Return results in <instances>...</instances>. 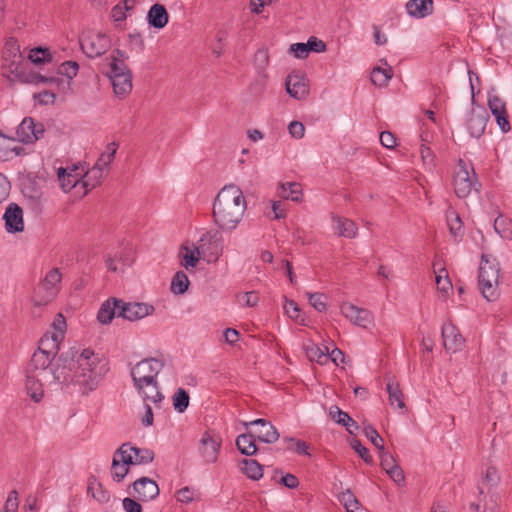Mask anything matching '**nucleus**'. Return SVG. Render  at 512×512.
Wrapping results in <instances>:
<instances>
[{"mask_svg": "<svg viewBox=\"0 0 512 512\" xmlns=\"http://www.w3.org/2000/svg\"><path fill=\"white\" fill-rule=\"evenodd\" d=\"M56 354L41 346L33 353L26 368V390L34 402H40L44 396V387L51 391L74 386L87 394L94 390L104 377L108 368L90 349L81 352L70 349L61 353L52 366Z\"/></svg>", "mask_w": 512, "mask_h": 512, "instance_id": "nucleus-1", "label": "nucleus"}, {"mask_svg": "<svg viewBox=\"0 0 512 512\" xmlns=\"http://www.w3.org/2000/svg\"><path fill=\"white\" fill-rule=\"evenodd\" d=\"M246 208L247 203L242 190L234 184L226 185L214 200V222L221 230L231 232L242 221Z\"/></svg>", "mask_w": 512, "mask_h": 512, "instance_id": "nucleus-2", "label": "nucleus"}, {"mask_svg": "<svg viewBox=\"0 0 512 512\" xmlns=\"http://www.w3.org/2000/svg\"><path fill=\"white\" fill-rule=\"evenodd\" d=\"M500 266L495 258L488 254H482L479 267V289L488 301L496 300L499 295Z\"/></svg>", "mask_w": 512, "mask_h": 512, "instance_id": "nucleus-3", "label": "nucleus"}, {"mask_svg": "<svg viewBox=\"0 0 512 512\" xmlns=\"http://www.w3.org/2000/svg\"><path fill=\"white\" fill-rule=\"evenodd\" d=\"M207 243L212 249L210 255L214 257V260H217L221 256L223 249L218 243L217 233L207 232L201 236L198 246L195 247L194 250H191L186 246L182 247L179 256L181 258V265L186 270L190 271L197 266L200 260V249L205 253V246Z\"/></svg>", "mask_w": 512, "mask_h": 512, "instance_id": "nucleus-4", "label": "nucleus"}, {"mask_svg": "<svg viewBox=\"0 0 512 512\" xmlns=\"http://www.w3.org/2000/svg\"><path fill=\"white\" fill-rule=\"evenodd\" d=\"M108 77L112 83L113 91L119 98H125L132 91V74L125 62L117 57L110 59Z\"/></svg>", "mask_w": 512, "mask_h": 512, "instance_id": "nucleus-5", "label": "nucleus"}, {"mask_svg": "<svg viewBox=\"0 0 512 512\" xmlns=\"http://www.w3.org/2000/svg\"><path fill=\"white\" fill-rule=\"evenodd\" d=\"M62 274L58 268H52L34 290L35 305H46L51 302L59 291Z\"/></svg>", "mask_w": 512, "mask_h": 512, "instance_id": "nucleus-6", "label": "nucleus"}, {"mask_svg": "<svg viewBox=\"0 0 512 512\" xmlns=\"http://www.w3.org/2000/svg\"><path fill=\"white\" fill-rule=\"evenodd\" d=\"M453 185L456 195L460 198H465L472 190H477V178L474 168L471 167L470 172L469 165L462 159L458 162Z\"/></svg>", "mask_w": 512, "mask_h": 512, "instance_id": "nucleus-7", "label": "nucleus"}, {"mask_svg": "<svg viewBox=\"0 0 512 512\" xmlns=\"http://www.w3.org/2000/svg\"><path fill=\"white\" fill-rule=\"evenodd\" d=\"M163 367V361L157 358L141 360L131 370V376L134 384L156 380L157 375Z\"/></svg>", "mask_w": 512, "mask_h": 512, "instance_id": "nucleus-8", "label": "nucleus"}, {"mask_svg": "<svg viewBox=\"0 0 512 512\" xmlns=\"http://www.w3.org/2000/svg\"><path fill=\"white\" fill-rule=\"evenodd\" d=\"M82 51L90 58L103 55L110 49L109 38L103 33H88L80 38Z\"/></svg>", "mask_w": 512, "mask_h": 512, "instance_id": "nucleus-9", "label": "nucleus"}, {"mask_svg": "<svg viewBox=\"0 0 512 512\" xmlns=\"http://www.w3.org/2000/svg\"><path fill=\"white\" fill-rule=\"evenodd\" d=\"M489 114L487 110L482 107H473L465 116V127L471 137L480 138L485 131Z\"/></svg>", "mask_w": 512, "mask_h": 512, "instance_id": "nucleus-10", "label": "nucleus"}, {"mask_svg": "<svg viewBox=\"0 0 512 512\" xmlns=\"http://www.w3.org/2000/svg\"><path fill=\"white\" fill-rule=\"evenodd\" d=\"M340 311L346 319L358 327L368 329L374 325V316L368 309L346 302L340 306Z\"/></svg>", "mask_w": 512, "mask_h": 512, "instance_id": "nucleus-11", "label": "nucleus"}, {"mask_svg": "<svg viewBox=\"0 0 512 512\" xmlns=\"http://www.w3.org/2000/svg\"><path fill=\"white\" fill-rule=\"evenodd\" d=\"M117 454L121 455V461L126 464H148L154 459V452L150 449H140L132 446L130 443H124L117 449Z\"/></svg>", "mask_w": 512, "mask_h": 512, "instance_id": "nucleus-12", "label": "nucleus"}, {"mask_svg": "<svg viewBox=\"0 0 512 512\" xmlns=\"http://www.w3.org/2000/svg\"><path fill=\"white\" fill-rule=\"evenodd\" d=\"M21 52L18 41L15 38H9L5 42L3 50V68L10 74L19 76L21 64Z\"/></svg>", "mask_w": 512, "mask_h": 512, "instance_id": "nucleus-13", "label": "nucleus"}, {"mask_svg": "<svg viewBox=\"0 0 512 512\" xmlns=\"http://www.w3.org/2000/svg\"><path fill=\"white\" fill-rule=\"evenodd\" d=\"M44 126L42 123H35L31 117H25L16 130L17 140L31 144L43 137Z\"/></svg>", "mask_w": 512, "mask_h": 512, "instance_id": "nucleus-14", "label": "nucleus"}, {"mask_svg": "<svg viewBox=\"0 0 512 512\" xmlns=\"http://www.w3.org/2000/svg\"><path fill=\"white\" fill-rule=\"evenodd\" d=\"M155 308L148 303L129 302L121 300L118 317L129 321H137L151 315Z\"/></svg>", "mask_w": 512, "mask_h": 512, "instance_id": "nucleus-15", "label": "nucleus"}, {"mask_svg": "<svg viewBox=\"0 0 512 512\" xmlns=\"http://www.w3.org/2000/svg\"><path fill=\"white\" fill-rule=\"evenodd\" d=\"M221 448V439L206 431L199 441V451L205 463L216 462Z\"/></svg>", "mask_w": 512, "mask_h": 512, "instance_id": "nucleus-16", "label": "nucleus"}, {"mask_svg": "<svg viewBox=\"0 0 512 512\" xmlns=\"http://www.w3.org/2000/svg\"><path fill=\"white\" fill-rule=\"evenodd\" d=\"M442 338L444 348L448 352L455 353L462 349L464 346V338L457 329V327L451 323L446 322L442 326Z\"/></svg>", "mask_w": 512, "mask_h": 512, "instance_id": "nucleus-17", "label": "nucleus"}, {"mask_svg": "<svg viewBox=\"0 0 512 512\" xmlns=\"http://www.w3.org/2000/svg\"><path fill=\"white\" fill-rule=\"evenodd\" d=\"M3 219L7 232L16 233L24 230L23 211L16 203H10L7 206Z\"/></svg>", "mask_w": 512, "mask_h": 512, "instance_id": "nucleus-18", "label": "nucleus"}, {"mask_svg": "<svg viewBox=\"0 0 512 512\" xmlns=\"http://www.w3.org/2000/svg\"><path fill=\"white\" fill-rule=\"evenodd\" d=\"M133 490L141 501L153 500L160 492L157 483L148 477H141L136 480L133 483Z\"/></svg>", "mask_w": 512, "mask_h": 512, "instance_id": "nucleus-19", "label": "nucleus"}, {"mask_svg": "<svg viewBox=\"0 0 512 512\" xmlns=\"http://www.w3.org/2000/svg\"><path fill=\"white\" fill-rule=\"evenodd\" d=\"M244 425L248 427L249 425H256L260 428L255 432V436L257 440L264 442V443H275L280 435L277 431V429L267 420L259 418L256 420H253L251 422H245Z\"/></svg>", "mask_w": 512, "mask_h": 512, "instance_id": "nucleus-20", "label": "nucleus"}, {"mask_svg": "<svg viewBox=\"0 0 512 512\" xmlns=\"http://www.w3.org/2000/svg\"><path fill=\"white\" fill-rule=\"evenodd\" d=\"M285 85L287 93L295 99H304L309 94L305 77L299 73L290 74L286 79Z\"/></svg>", "mask_w": 512, "mask_h": 512, "instance_id": "nucleus-21", "label": "nucleus"}, {"mask_svg": "<svg viewBox=\"0 0 512 512\" xmlns=\"http://www.w3.org/2000/svg\"><path fill=\"white\" fill-rule=\"evenodd\" d=\"M79 168L73 165L71 168L60 167L57 171L60 186L64 192H69L82 179V172H78Z\"/></svg>", "mask_w": 512, "mask_h": 512, "instance_id": "nucleus-22", "label": "nucleus"}, {"mask_svg": "<svg viewBox=\"0 0 512 512\" xmlns=\"http://www.w3.org/2000/svg\"><path fill=\"white\" fill-rule=\"evenodd\" d=\"M134 386L145 403L151 402L158 404L164 398L160 392L159 385L156 380L144 383H136Z\"/></svg>", "mask_w": 512, "mask_h": 512, "instance_id": "nucleus-23", "label": "nucleus"}, {"mask_svg": "<svg viewBox=\"0 0 512 512\" xmlns=\"http://www.w3.org/2000/svg\"><path fill=\"white\" fill-rule=\"evenodd\" d=\"M147 20L150 26L156 29L164 28L169 20L166 8L159 3L152 5L147 14Z\"/></svg>", "mask_w": 512, "mask_h": 512, "instance_id": "nucleus-24", "label": "nucleus"}, {"mask_svg": "<svg viewBox=\"0 0 512 512\" xmlns=\"http://www.w3.org/2000/svg\"><path fill=\"white\" fill-rule=\"evenodd\" d=\"M121 299L111 298L106 300L100 307L97 319L102 324H108L120 310Z\"/></svg>", "mask_w": 512, "mask_h": 512, "instance_id": "nucleus-25", "label": "nucleus"}, {"mask_svg": "<svg viewBox=\"0 0 512 512\" xmlns=\"http://www.w3.org/2000/svg\"><path fill=\"white\" fill-rule=\"evenodd\" d=\"M407 13L415 18H424L433 12L432 0H409L406 3Z\"/></svg>", "mask_w": 512, "mask_h": 512, "instance_id": "nucleus-26", "label": "nucleus"}, {"mask_svg": "<svg viewBox=\"0 0 512 512\" xmlns=\"http://www.w3.org/2000/svg\"><path fill=\"white\" fill-rule=\"evenodd\" d=\"M332 220L335 223V229L337 235L346 238H355L358 233L357 225L354 221L348 218L339 217L336 215L332 216Z\"/></svg>", "mask_w": 512, "mask_h": 512, "instance_id": "nucleus-27", "label": "nucleus"}, {"mask_svg": "<svg viewBox=\"0 0 512 512\" xmlns=\"http://www.w3.org/2000/svg\"><path fill=\"white\" fill-rule=\"evenodd\" d=\"M303 349L310 361H315L320 365H325L329 361L328 348H325L324 351L318 345L310 341L304 344Z\"/></svg>", "mask_w": 512, "mask_h": 512, "instance_id": "nucleus-28", "label": "nucleus"}, {"mask_svg": "<svg viewBox=\"0 0 512 512\" xmlns=\"http://www.w3.org/2000/svg\"><path fill=\"white\" fill-rule=\"evenodd\" d=\"M64 333L48 331L39 341V346L57 355Z\"/></svg>", "mask_w": 512, "mask_h": 512, "instance_id": "nucleus-29", "label": "nucleus"}, {"mask_svg": "<svg viewBox=\"0 0 512 512\" xmlns=\"http://www.w3.org/2000/svg\"><path fill=\"white\" fill-rule=\"evenodd\" d=\"M256 436L253 433L241 434L236 439V445L240 453L251 456L257 452L255 444Z\"/></svg>", "mask_w": 512, "mask_h": 512, "instance_id": "nucleus-30", "label": "nucleus"}, {"mask_svg": "<svg viewBox=\"0 0 512 512\" xmlns=\"http://www.w3.org/2000/svg\"><path fill=\"white\" fill-rule=\"evenodd\" d=\"M278 194L284 199L298 201L302 195V188L297 182L281 183L278 187Z\"/></svg>", "mask_w": 512, "mask_h": 512, "instance_id": "nucleus-31", "label": "nucleus"}, {"mask_svg": "<svg viewBox=\"0 0 512 512\" xmlns=\"http://www.w3.org/2000/svg\"><path fill=\"white\" fill-rule=\"evenodd\" d=\"M103 176L104 170L94 165L84 174L82 173L83 186L87 190H91L101 183Z\"/></svg>", "mask_w": 512, "mask_h": 512, "instance_id": "nucleus-32", "label": "nucleus"}, {"mask_svg": "<svg viewBox=\"0 0 512 512\" xmlns=\"http://www.w3.org/2000/svg\"><path fill=\"white\" fill-rule=\"evenodd\" d=\"M190 285L188 276L184 271H177L172 277L170 290L175 295L184 294Z\"/></svg>", "mask_w": 512, "mask_h": 512, "instance_id": "nucleus-33", "label": "nucleus"}, {"mask_svg": "<svg viewBox=\"0 0 512 512\" xmlns=\"http://www.w3.org/2000/svg\"><path fill=\"white\" fill-rule=\"evenodd\" d=\"M241 471L252 480H259L263 476L262 466L254 459H244Z\"/></svg>", "mask_w": 512, "mask_h": 512, "instance_id": "nucleus-34", "label": "nucleus"}, {"mask_svg": "<svg viewBox=\"0 0 512 512\" xmlns=\"http://www.w3.org/2000/svg\"><path fill=\"white\" fill-rule=\"evenodd\" d=\"M393 76V70L390 66L387 68L375 67L371 72V81L378 87L386 86Z\"/></svg>", "mask_w": 512, "mask_h": 512, "instance_id": "nucleus-35", "label": "nucleus"}, {"mask_svg": "<svg viewBox=\"0 0 512 512\" xmlns=\"http://www.w3.org/2000/svg\"><path fill=\"white\" fill-rule=\"evenodd\" d=\"M131 464H126L121 461V455L117 454V451L114 454L113 461H112V467H111V473L112 477L115 481L120 482L124 479V477L129 472V466Z\"/></svg>", "mask_w": 512, "mask_h": 512, "instance_id": "nucleus-36", "label": "nucleus"}, {"mask_svg": "<svg viewBox=\"0 0 512 512\" xmlns=\"http://www.w3.org/2000/svg\"><path fill=\"white\" fill-rule=\"evenodd\" d=\"M494 230L503 239L512 240V221L509 218L498 216L494 220Z\"/></svg>", "mask_w": 512, "mask_h": 512, "instance_id": "nucleus-37", "label": "nucleus"}, {"mask_svg": "<svg viewBox=\"0 0 512 512\" xmlns=\"http://www.w3.org/2000/svg\"><path fill=\"white\" fill-rule=\"evenodd\" d=\"M386 390L389 395L390 404H397L398 408L403 409L405 407V403L403 400V393L400 390L398 383H395L394 381L389 379L386 385Z\"/></svg>", "mask_w": 512, "mask_h": 512, "instance_id": "nucleus-38", "label": "nucleus"}, {"mask_svg": "<svg viewBox=\"0 0 512 512\" xmlns=\"http://www.w3.org/2000/svg\"><path fill=\"white\" fill-rule=\"evenodd\" d=\"M28 59L36 64L41 65L52 61V55L47 48L36 47L30 50Z\"/></svg>", "mask_w": 512, "mask_h": 512, "instance_id": "nucleus-39", "label": "nucleus"}, {"mask_svg": "<svg viewBox=\"0 0 512 512\" xmlns=\"http://www.w3.org/2000/svg\"><path fill=\"white\" fill-rule=\"evenodd\" d=\"M172 400L174 409L179 413H183L189 406L190 397L185 389L178 388Z\"/></svg>", "mask_w": 512, "mask_h": 512, "instance_id": "nucleus-40", "label": "nucleus"}, {"mask_svg": "<svg viewBox=\"0 0 512 512\" xmlns=\"http://www.w3.org/2000/svg\"><path fill=\"white\" fill-rule=\"evenodd\" d=\"M338 499L345 507L346 512H355L359 509L360 503L356 496L348 489L339 494Z\"/></svg>", "mask_w": 512, "mask_h": 512, "instance_id": "nucleus-41", "label": "nucleus"}, {"mask_svg": "<svg viewBox=\"0 0 512 512\" xmlns=\"http://www.w3.org/2000/svg\"><path fill=\"white\" fill-rule=\"evenodd\" d=\"M363 434L371 441V443L381 452L385 449L383 438L371 424H364Z\"/></svg>", "mask_w": 512, "mask_h": 512, "instance_id": "nucleus-42", "label": "nucleus"}, {"mask_svg": "<svg viewBox=\"0 0 512 512\" xmlns=\"http://www.w3.org/2000/svg\"><path fill=\"white\" fill-rule=\"evenodd\" d=\"M488 106L494 117L507 113L506 103L497 95H490L488 98Z\"/></svg>", "mask_w": 512, "mask_h": 512, "instance_id": "nucleus-43", "label": "nucleus"}, {"mask_svg": "<svg viewBox=\"0 0 512 512\" xmlns=\"http://www.w3.org/2000/svg\"><path fill=\"white\" fill-rule=\"evenodd\" d=\"M88 491L91 492L92 496L101 503L107 502L110 498L109 493L105 491L102 488V485L96 480L89 483Z\"/></svg>", "mask_w": 512, "mask_h": 512, "instance_id": "nucleus-44", "label": "nucleus"}, {"mask_svg": "<svg viewBox=\"0 0 512 512\" xmlns=\"http://www.w3.org/2000/svg\"><path fill=\"white\" fill-rule=\"evenodd\" d=\"M435 281L437 289L442 293H447L448 290L452 287L451 281L445 268L439 269V272L436 274Z\"/></svg>", "mask_w": 512, "mask_h": 512, "instance_id": "nucleus-45", "label": "nucleus"}, {"mask_svg": "<svg viewBox=\"0 0 512 512\" xmlns=\"http://www.w3.org/2000/svg\"><path fill=\"white\" fill-rule=\"evenodd\" d=\"M25 196L30 201L32 208L35 211H40L42 208L43 194L39 189H26Z\"/></svg>", "mask_w": 512, "mask_h": 512, "instance_id": "nucleus-46", "label": "nucleus"}, {"mask_svg": "<svg viewBox=\"0 0 512 512\" xmlns=\"http://www.w3.org/2000/svg\"><path fill=\"white\" fill-rule=\"evenodd\" d=\"M238 303L244 307H255L259 302V295L255 291L245 292L237 295Z\"/></svg>", "mask_w": 512, "mask_h": 512, "instance_id": "nucleus-47", "label": "nucleus"}, {"mask_svg": "<svg viewBox=\"0 0 512 512\" xmlns=\"http://www.w3.org/2000/svg\"><path fill=\"white\" fill-rule=\"evenodd\" d=\"M499 483L500 475L498 473V470L493 466L487 467L483 478V484H485L490 489L495 488Z\"/></svg>", "mask_w": 512, "mask_h": 512, "instance_id": "nucleus-48", "label": "nucleus"}, {"mask_svg": "<svg viewBox=\"0 0 512 512\" xmlns=\"http://www.w3.org/2000/svg\"><path fill=\"white\" fill-rule=\"evenodd\" d=\"M448 227L450 229V233L456 238L460 236L462 229V221L459 215L455 212H451L448 217Z\"/></svg>", "mask_w": 512, "mask_h": 512, "instance_id": "nucleus-49", "label": "nucleus"}, {"mask_svg": "<svg viewBox=\"0 0 512 512\" xmlns=\"http://www.w3.org/2000/svg\"><path fill=\"white\" fill-rule=\"evenodd\" d=\"M269 64V54L266 49H259L254 55V65L259 72L266 69Z\"/></svg>", "mask_w": 512, "mask_h": 512, "instance_id": "nucleus-50", "label": "nucleus"}, {"mask_svg": "<svg viewBox=\"0 0 512 512\" xmlns=\"http://www.w3.org/2000/svg\"><path fill=\"white\" fill-rule=\"evenodd\" d=\"M330 418L339 425L346 424V420H349V414L342 411L338 406L333 405L329 408Z\"/></svg>", "mask_w": 512, "mask_h": 512, "instance_id": "nucleus-51", "label": "nucleus"}, {"mask_svg": "<svg viewBox=\"0 0 512 512\" xmlns=\"http://www.w3.org/2000/svg\"><path fill=\"white\" fill-rule=\"evenodd\" d=\"M379 457L381 460V467L385 470V472H388L389 470L393 469L394 466L398 465L394 456L391 453H389L386 449L379 452Z\"/></svg>", "mask_w": 512, "mask_h": 512, "instance_id": "nucleus-52", "label": "nucleus"}, {"mask_svg": "<svg viewBox=\"0 0 512 512\" xmlns=\"http://www.w3.org/2000/svg\"><path fill=\"white\" fill-rule=\"evenodd\" d=\"M79 66L75 61H66L61 64L59 68V73L67 76L69 79H72L77 75Z\"/></svg>", "mask_w": 512, "mask_h": 512, "instance_id": "nucleus-53", "label": "nucleus"}, {"mask_svg": "<svg viewBox=\"0 0 512 512\" xmlns=\"http://www.w3.org/2000/svg\"><path fill=\"white\" fill-rule=\"evenodd\" d=\"M309 303L319 312H323L327 309L326 303L322 300L323 294L320 293H306Z\"/></svg>", "mask_w": 512, "mask_h": 512, "instance_id": "nucleus-54", "label": "nucleus"}, {"mask_svg": "<svg viewBox=\"0 0 512 512\" xmlns=\"http://www.w3.org/2000/svg\"><path fill=\"white\" fill-rule=\"evenodd\" d=\"M351 447L355 450V452L368 464L372 463L373 459L370 455L368 449L361 444V442L357 439L351 441Z\"/></svg>", "mask_w": 512, "mask_h": 512, "instance_id": "nucleus-55", "label": "nucleus"}, {"mask_svg": "<svg viewBox=\"0 0 512 512\" xmlns=\"http://www.w3.org/2000/svg\"><path fill=\"white\" fill-rule=\"evenodd\" d=\"M284 441L288 443V449L294 450L298 454L309 455L307 451V444L301 440H295L294 438H284Z\"/></svg>", "mask_w": 512, "mask_h": 512, "instance_id": "nucleus-56", "label": "nucleus"}, {"mask_svg": "<svg viewBox=\"0 0 512 512\" xmlns=\"http://www.w3.org/2000/svg\"><path fill=\"white\" fill-rule=\"evenodd\" d=\"M290 53H292L296 58L305 59L309 55V50L307 48V43H295L290 46Z\"/></svg>", "mask_w": 512, "mask_h": 512, "instance_id": "nucleus-57", "label": "nucleus"}, {"mask_svg": "<svg viewBox=\"0 0 512 512\" xmlns=\"http://www.w3.org/2000/svg\"><path fill=\"white\" fill-rule=\"evenodd\" d=\"M18 505V493L16 490H12L5 502L4 512H17Z\"/></svg>", "mask_w": 512, "mask_h": 512, "instance_id": "nucleus-58", "label": "nucleus"}, {"mask_svg": "<svg viewBox=\"0 0 512 512\" xmlns=\"http://www.w3.org/2000/svg\"><path fill=\"white\" fill-rule=\"evenodd\" d=\"M288 130L293 138L301 139L304 136L305 127L299 121H292L288 126Z\"/></svg>", "mask_w": 512, "mask_h": 512, "instance_id": "nucleus-59", "label": "nucleus"}, {"mask_svg": "<svg viewBox=\"0 0 512 512\" xmlns=\"http://www.w3.org/2000/svg\"><path fill=\"white\" fill-rule=\"evenodd\" d=\"M386 473L388 474L390 479L392 481H394L397 485H403L404 484V482H405L404 472H403L402 468L399 465L394 466L393 469L389 470Z\"/></svg>", "mask_w": 512, "mask_h": 512, "instance_id": "nucleus-60", "label": "nucleus"}, {"mask_svg": "<svg viewBox=\"0 0 512 512\" xmlns=\"http://www.w3.org/2000/svg\"><path fill=\"white\" fill-rule=\"evenodd\" d=\"M307 48L309 52H324L326 50V44L322 40L312 36L307 41Z\"/></svg>", "mask_w": 512, "mask_h": 512, "instance_id": "nucleus-61", "label": "nucleus"}, {"mask_svg": "<svg viewBox=\"0 0 512 512\" xmlns=\"http://www.w3.org/2000/svg\"><path fill=\"white\" fill-rule=\"evenodd\" d=\"M380 143L387 149H393L396 146V138L389 131L380 133Z\"/></svg>", "mask_w": 512, "mask_h": 512, "instance_id": "nucleus-62", "label": "nucleus"}, {"mask_svg": "<svg viewBox=\"0 0 512 512\" xmlns=\"http://www.w3.org/2000/svg\"><path fill=\"white\" fill-rule=\"evenodd\" d=\"M284 310L290 318L298 320L300 316V309L294 301L286 300L284 304Z\"/></svg>", "mask_w": 512, "mask_h": 512, "instance_id": "nucleus-63", "label": "nucleus"}, {"mask_svg": "<svg viewBox=\"0 0 512 512\" xmlns=\"http://www.w3.org/2000/svg\"><path fill=\"white\" fill-rule=\"evenodd\" d=\"M123 509L126 512H142V506L134 499L126 497L122 500Z\"/></svg>", "mask_w": 512, "mask_h": 512, "instance_id": "nucleus-64", "label": "nucleus"}]
</instances>
